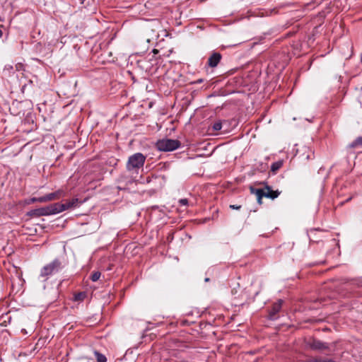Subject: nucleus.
I'll use <instances>...</instances> for the list:
<instances>
[{
	"mask_svg": "<svg viewBox=\"0 0 362 362\" xmlns=\"http://www.w3.org/2000/svg\"><path fill=\"white\" fill-rule=\"evenodd\" d=\"M203 82V79L200 78V79H198L195 83H202Z\"/></svg>",
	"mask_w": 362,
	"mask_h": 362,
	"instance_id": "obj_22",
	"label": "nucleus"
},
{
	"mask_svg": "<svg viewBox=\"0 0 362 362\" xmlns=\"http://www.w3.org/2000/svg\"><path fill=\"white\" fill-rule=\"evenodd\" d=\"M30 202L31 203H35V202H37V197H33L30 199Z\"/></svg>",
	"mask_w": 362,
	"mask_h": 362,
	"instance_id": "obj_21",
	"label": "nucleus"
},
{
	"mask_svg": "<svg viewBox=\"0 0 362 362\" xmlns=\"http://www.w3.org/2000/svg\"><path fill=\"white\" fill-rule=\"evenodd\" d=\"M37 202H40V203L47 202L45 195L40 197H37Z\"/></svg>",
	"mask_w": 362,
	"mask_h": 362,
	"instance_id": "obj_19",
	"label": "nucleus"
},
{
	"mask_svg": "<svg viewBox=\"0 0 362 362\" xmlns=\"http://www.w3.org/2000/svg\"><path fill=\"white\" fill-rule=\"evenodd\" d=\"M250 192L257 197L258 204H262V199L264 197V190L262 189H256L253 187L250 188Z\"/></svg>",
	"mask_w": 362,
	"mask_h": 362,
	"instance_id": "obj_11",
	"label": "nucleus"
},
{
	"mask_svg": "<svg viewBox=\"0 0 362 362\" xmlns=\"http://www.w3.org/2000/svg\"><path fill=\"white\" fill-rule=\"evenodd\" d=\"M64 194L65 193L62 189H59L54 192L47 194L45 195L47 202L52 200L58 199L60 197H64Z\"/></svg>",
	"mask_w": 362,
	"mask_h": 362,
	"instance_id": "obj_9",
	"label": "nucleus"
},
{
	"mask_svg": "<svg viewBox=\"0 0 362 362\" xmlns=\"http://www.w3.org/2000/svg\"><path fill=\"white\" fill-rule=\"evenodd\" d=\"M221 128H222V124L221 122H215L212 127L213 130L216 131V132L221 130Z\"/></svg>",
	"mask_w": 362,
	"mask_h": 362,
	"instance_id": "obj_17",
	"label": "nucleus"
},
{
	"mask_svg": "<svg viewBox=\"0 0 362 362\" xmlns=\"http://www.w3.org/2000/svg\"><path fill=\"white\" fill-rule=\"evenodd\" d=\"M146 161V156L141 153H136L130 156L126 164L128 172L138 173L140 168H143Z\"/></svg>",
	"mask_w": 362,
	"mask_h": 362,
	"instance_id": "obj_2",
	"label": "nucleus"
},
{
	"mask_svg": "<svg viewBox=\"0 0 362 362\" xmlns=\"http://www.w3.org/2000/svg\"><path fill=\"white\" fill-rule=\"evenodd\" d=\"M64 266V261L62 258H55L41 269L40 277L44 279V280H47L49 276L61 272Z\"/></svg>",
	"mask_w": 362,
	"mask_h": 362,
	"instance_id": "obj_1",
	"label": "nucleus"
},
{
	"mask_svg": "<svg viewBox=\"0 0 362 362\" xmlns=\"http://www.w3.org/2000/svg\"><path fill=\"white\" fill-rule=\"evenodd\" d=\"M180 206H187L188 205V199H180L178 201Z\"/></svg>",
	"mask_w": 362,
	"mask_h": 362,
	"instance_id": "obj_18",
	"label": "nucleus"
},
{
	"mask_svg": "<svg viewBox=\"0 0 362 362\" xmlns=\"http://www.w3.org/2000/svg\"><path fill=\"white\" fill-rule=\"evenodd\" d=\"M283 165V162L281 160H279L276 162H274L271 165V170L276 173V171H278Z\"/></svg>",
	"mask_w": 362,
	"mask_h": 362,
	"instance_id": "obj_12",
	"label": "nucleus"
},
{
	"mask_svg": "<svg viewBox=\"0 0 362 362\" xmlns=\"http://www.w3.org/2000/svg\"><path fill=\"white\" fill-rule=\"evenodd\" d=\"M284 301L281 299L278 300L273 305L269 312V319L271 320H275L278 318L277 314L281 309Z\"/></svg>",
	"mask_w": 362,
	"mask_h": 362,
	"instance_id": "obj_6",
	"label": "nucleus"
},
{
	"mask_svg": "<svg viewBox=\"0 0 362 362\" xmlns=\"http://www.w3.org/2000/svg\"><path fill=\"white\" fill-rule=\"evenodd\" d=\"M265 189L266 191H264V197L272 199H274L275 198L278 197L281 193L279 190H272L271 187L268 185L265 187Z\"/></svg>",
	"mask_w": 362,
	"mask_h": 362,
	"instance_id": "obj_10",
	"label": "nucleus"
},
{
	"mask_svg": "<svg viewBox=\"0 0 362 362\" xmlns=\"http://www.w3.org/2000/svg\"><path fill=\"white\" fill-rule=\"evenodd\" d=\"M309 347L313 350H325L328 349V344L317 339H312L308 343Z\"/></svg>",
	"mask_w": 362,
	"mask_h": 362,
	"instance_id": "obj_7",
	"label": "nucleus"
},
{
	"mask_svg": "<svg viewBox=\"0 0 362 362\" xmlns=\"http://www.w3.org/2000/svg\"><path fill=\"white\" fill-rule=\"evenodd\" d=\"M222 58L219 52H213L208 59L207 64L211 68L217 66Z\"/></svg>",
	"mask_w": 362,
	"mask_h": 362,
	"instance_id": "obj_8",
	"label": "nucleus"
},
{
	"mask_svg": "<svg viewBox=\"0 0 362 362\" xmlns=\"http://www.w3.org/2000/svg\"><path fill=\"white\" fill-rule=\"evenodd\" d=\"M180 141L177 139H163L156 142V148L160 151H172L180 146Z\"/></svg>",
	"mask_w": 362,
	"mask_h": 362,
	"instance_id": "obj_3",
	"label": "nucleus"
},
{
	"mask_svg": "<svg viewBox=\"0 0 362 362\" xmlns=\"http://www.w3.org/2000/svg\"><path fill=\"white\" fill-rule=\"evenodd\" d=\"M229 207L232 209L239 210L241 209V205L230 204Z\"/></svg>",
	"mask_w": 362,
	"mask_h": 362,
	"instance_id": "obj_20",
	"label": "nucleus"
},
{
	"mask_svg": "<svg viewBox=\"0 0 362 362\" xmlns=\"http://www.w3.org/2000/svg\"><path fill=\"white\" fill-rule=\"evenodd\" d=\"M3 36V32L2 30L0 29V38L2 37Z\"/></svg>",
	"mask_w": 362,
	"mask_h": 362,
	"instance_id": "obj_23",
	"label": "nucleus"
},
{
	"mask_svg": "<svg viewBox=\"0 0 362 362\" xmlns=\"http://www.w3.org/2000/svg\"><path fill=\"white\" fill-rule=\"evenodd\" d=\"M349 146L351 148H356L357 146H362V137H358Z\"/></svg>",
	"mask_w": 362,
	"mask_h": 362,
	"instance_id": "obj_13",
	"label": "nucleus"
},
{
	"mask_svg": "<svg viewBox=\"0 0 362 362\" xmlns=\"http://www.w3.org/2000/svg\"><path fill=\"white\" fill-rule=\"evenodd\" d=\"M86 296V293L84 292H79L74 295V300L76 301H82L84 300L85 297Z\"/></svg>",
	"mask_w": 362,
	"mask_h": 362,
	"instance_id": "obj_14",
	"label": "nucleus"
},
{
	"mask_svg": "<svg viewBox=\"0 0 362 362\" xmlns=\"http://www.w3.org/2000/svg\"><path fill=\"white\" fill-rule=\"evenodd\" d=\"M100 275L101 274L100 272H95L90 275V278L92 280V281L95 282L100 279Z\"/></svg>",
	"mask_w": 362,
	"mask_h": 362,
	"instance_id": "obj_16",
	"label": "nucleus"
},
{
	"mask_svg": "<svg viewBox=\"0 0 362 362\" xmlns=\"http://www.w3.org/2000/svg\"><path fill=\"white\" fill-rule=\"evenodd\" d=\"M95 354L97 358V362H106L107 361L106 357L103 354L99 353L98 351H95Z\"/></svg>",
	"mask_w": 362,
	"mask_h": 362,
	"instance_id": "obj_15",
	"label": "nucleus"
},
{
	"mask_svg": "<svg viewBox=\"0 0 362 362\" xmlns=\"http://www.w3.org/2000/svg\"><path fill=\"white\" fill-rule=\"evenodd\" d=\"M56 206L59 207V205L52 204H50V205L45 206V207L33 209V210L30 211L29 212H28V215L30 216L40 217V216H49V215L56 214H57V211H56L57 209L55 208Z\"/></svg>",
	"mask_w": 362,
	"mask_h": 362,
	"instance_id": "obj_4",
	"label": "nucleus"
},
{
	"mask_svg": "<svg viewBox=\"0 0 362 362\" xmlns=\"http://www.w3.org/2000/svg\"><path fill=\"white\" fill-rule=\"evenodd\" d=\"M78 199L77 198H74L72 199L71 200H69V201H66L65 203L64 204H61V203H54V204H58L59 205V207H55L56 208V211H57V214H59L60 212H62L65 210H67V209H73V208H76L78 204Z\"/></svg>",
	"mask_w": 362,
	"mask_h": 362,
	"instance_id": "obj_5",
	"label": "nucleus"
},
{
	"mask_svg": "<svg viewBox=\"0 0 362 362\" xmlns=\"http://www.w3.org/2000/svg\"><path fill=\"white\" fill-rule=\"evenodd\" d=\"M205 281H209V278H206V279H205Z\"/></svg>",
	"mask_w": 362,
	"mask_h": 362,
	"instance_id": "obj_24",
	"label": "nucleus"
}]
</instances>
